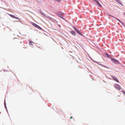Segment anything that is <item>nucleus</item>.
<instances>
[{
    "label": "nucleus",
    "mask_w": 125,
    "mask_h": 125,
    "mask_svg": "<svg viewBox=\"0 0 125 125\" xmlns=\"http://www.w3.org/2000/svg\"><path fill=\"white\" fill-rule=\"evenodd\" d=\"M115 87L117 90H120L121 89V87L118 84H115L114 85Z\"/></svg>",
    "instance_id": "nucleus-1"
},
{
    "label": "nucleus",
    "mask_w": 125,
    "mask_h": 125,
    "mask_svg": "<svg viewBox=\"0 0 125 125\" xmlns=\"http://www.w3.org/2000/svg\"><path fill=\"white\" fill-rule=\"evenodd\" d=\"M29 43L31 45H33L34 44V42H31V41H29Z\"/></svg>",
    "instance_id": "nucleus-11"
},
{
    "label": "nucleus",
    "mask_w": 125,
    "mask_h": 125,
    "mask_svg": "<svg viewBox=\"0 0 125 125\" xmlns=\"http://www.w3.org/2000/svg\"><path fill=\"white\" fill-rule=\"evenodd\" d=\"M59 17L61 18H62L63 16H62V15H59Z\"/></svg>",
    "instance_id": "nucleus-12"
},
{
    "label": "nucleus",
    "mask_w": 125,
    "mask_h": 125,
    "mask_svg": "<svg viewBox=\"0 0 125 125\" xmlns=\"http://www.w3.org/2000/svg\"><path fill=\"white\" fill-rule=\"evenodd\" d=\"M111 77L115 80V81H116V82L119 83V81L118 79L115 76H111Z\"/></svg>",
    "instance_id": "nucleus-5"
},
{
    "label": "nucleus",
    "mask_w": 125,
    "mask_h": 125,
    "mask_svg": "<svg viewBox=\"0 0 125 125\" xmlns=\"http://www.w3.org/2000/svg\"><path fill=\"white\" fill-rule=\"evenodd\" d=\"M116 19L118 21H119V22H120V21L118 19L116 18Z\"/></svg>",
    "instance_id": "nucleus-14"
},
{
    "label": "nucleus",
    "mask_w": 125,
    "mask_h": 125,
    "mask_svg": "<svg viewBox=\"0 0 125 125\" xmlns=\"http://www.w3.org/2000/svg\"><path fill=\"white\" fill-rule=\"evenodd\" d=\"M109 15L112 17L115 18L113 16H112L111 15Z\"/></svg>",
    "instance_id": "nucleus-13"
},
{
    "label": "nucleus",
    "mask_w": 125,
    "mask_h": 125,
    "mask_svg": "<svg viewBox=\"0 0 125 125\" xmlns=\"http://www.w3.org/2000/svg\"><path fill=\"white\" fill-rule=\"evenodd\" d=\"M71 33L74 35H75L76 34L75 32V31H74L72 30L70 31Z\"/></svg>",
    "instance_id": "nucleus-9"
},
{
    "label": "nucleus",
    "mask_w": 125,
    "mask_h": 125,
    "mask_svg": "<svg viewBox=\"0 0 125 125\" xmlns=\"http://www.w3.org/2000/svg\"><path fill=\"white\" fill-rule=\"evenodd\" d=\"M105 55L107 57L110 58H111L110 55H109L108 53H106Z\"/></svg>",
    "instance_id": "nucleus-10"
},
{
    "label": "nucleus",
    "mask_w": 125,
    "mask_h": 125,
    "mask_svg": "<svg viewBox=\"0 0 125 125\" xmlns=\"http://www.w3.org/2000/svg\"><path fill=\"white\" fill-rule=\"evenodd\" d=\"M96 4L98 6L101 7H102L101 5L100 4L98 1H96Z\"/></svg>",
    "instance_id": "nucleus-8"
},
{
    "label": "nucleus",
    "mask_w": 125,
    "mask_h": 125,
    "mask_svg": "<svg viewBox=\"0 0 125 125\" xmlns=\"http://www.w3.org/2000/svg\"><path fill=\"white\" fill-rule=\"evenodd\" d=\"M43 15L46 18L48 19L49 20H50L52 21L53 19L51 17H50L49 16H46V15H45L44 14H43Z\"/></svg>",
    "instance_id": "nucleus-3"
},
{
    "label": "nucleus",
    "mask_w": 125,
    "mask_h": 125,
    "mask_svg": "<svg viewBox=\"0 0 125 125\" xmlns=\"http://www.w3.org/2000/svg\"><path fill=\"white\" fill-rule=\"evenodd\" d=\"M111 60L113 62L117 64L119 63V61L114 58H111Z\"/></svg>",
    "instance_id": "nucleus-2"
},
{
    "label": "nucleus",
    "mask_w": 125,
    "mask_h": 125,
    "mask_svg": "<svg viewBox=\"0 0 125 125\" xmlns=\"http://www.w3.org/2000/svg\"><path fill=\"white\" fill-rule=\"evenodd\" d=\"M116 1L117 2H118L119 3V4H120V3L119 2H118V0H116Z\"/></svg>",
    "instance_id": "nucleus-15"
},
{
    "label": "nucleus",
    "mask_w": 125,
    "mask_h": 125,
    "mask_svg": "<svg viewBox=\"0 0 125 125\" xmlns=\"http://www.w3.org/2000/svg\"><path fill=\"white\" fill-rule=\"evenodd\" d=\"M124 15H125V13H124Z\"/></svg>",
    "instance_id": "nucleus-20"
},
{
    "label": "nucleus",
    "mask_w": 125,
    "mask_h": 125,
    "mask_svg": "<svg viewBox=\"0 0 125 125\" xmlns=\"http://www.w3.org/2000/svg\"><path fill=\"white\" fill-rule=\"evenodd\" d=\"M72 118V117L71 116L70 117V119H71Z\"/></svg>",
    "instance_id": "nucleus-17"
},
{
    "label": "nucleus",
    "mask_w": 125,
    "mask_h": 125,
    "mask_svg": "<svg viewBox=\"0 0 125 125\" xmlns=\"http://www.w3.org/2000/svg\"><path fill=\"white\" fill-rule=\"evenodd\" d=\"M94 0V1H95L96 2V1H97V0Z\"/></svg>",
    "instance_id": "nucleus-19"
},
{
    "label": "nucleus",
    "mask_w": 125,
    "mask_h": 125,
    "mask_svg": "<svg viewBox=\"0 0 125 125\" xmlns=\"http://www.w3.org/2000/svg\"><path fill=\"white\" fill-rule=\"evenodd\" d=\"M74 29V30L79 34L80 35H82V36H83V34H81L79 30L77 29V28H75V27H74L73 28Z\"/></svg>",
    "instance_id": "nucleus-4"
},
{
    "label": "nucleus",
    "mask_w": 125,
    "mask_h": 125,
    "mask_svg": "<svg viewBox=\"0 0 125 125\" xmlns=\"http://www.w3.org/2000/svg\"><path fill=\"white\" fill-rule=\"evenodd\" d=\"M32 24L34 26L36 27L37 28L39 29L40 28V27L38 25H37L36 24H35L34 23H32Z\"/></svg>",
    "instance_id": "nucleus-7"
},
{
    "label": "nucleus",
    "mask_w": 125,
    "mask_h": 125,
    "mask_svg": "<svg viewBox=\"0 0 125 125\" xmlns=\"http://www.w3.org/2000/svg\"><path fill=\"white\" fill-rule=\"evenodd\" d=\"M41 14L42 15H43V14H44L43 13H42V12H41Z\"/></svg>",
    "instance_id": "nucleus-18"
},
{
    "label": "nucleus",
    "mask_w": 125,
    "mask_h": 125,
    "mask_svg": "<svg viewBox=\"0 0 125 125\" xmlns=\"http://www.w3.org/2000/svg\"><path fill=\"white\" fill-rule=\"evenodd\" d=\"M10 15L11 17L12 18L16 19H17L18 20H20V19L19 18L15 16V15H12V14H10Z\"/></svg>",
    "instance_id": "nucleus-6"
},
{
    "label": "nucleus",
    "mask_w": 125,
    "mask_h": 125,
    "mask_svg": "<svg viewBox=\"0 0 125 125\" xmlns=\"http://www.w3.org/2000/svg\"><path fill=\"white\" fill-rule=\"evenodd\" d=\"M123 92L125 94V92L124 91H123Z\"/></svg>",
    "instance_id": "nucleus-16"
}]
</instances>
